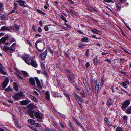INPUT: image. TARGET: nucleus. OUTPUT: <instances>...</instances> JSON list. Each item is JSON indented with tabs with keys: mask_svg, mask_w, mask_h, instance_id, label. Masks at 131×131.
Masks as SVG:
<instances>
[{
	"mask_svg": "<svg viewBox=\"0 0 131 131\" xmlns=\"http://www.w3.org/2000/svg\"><path fill=\"white\" fill-rule=\"evenodd\" d=\"M13 86L15 90L17 91H18L19 90L18 86L16 83L14 82L13 83Z\"/></svg>",
	"mask_w": 131,
	"mask_h": 131,
	"instance_id": "nucleus-20",
	"label": "nucleus"
},
{
	"mask_svg": "<svg viewBox=\"0 0 131 131\" xmlns=\"http://www.w3.org/2000/svg\"><path fill=\"white\" fill-rule=\"evenodd\" d=\"M5 90L6 91L9 92L12 91V89L10 87H8Z\"/></svg>",
	"mask_w": 131,
	"mask_h": 131,
	"instance_id": "nucleus-37",
	"label": "nucleus"
},
{
	"mask_svg": "<svg viewBox=\"0 0 131 131\" xmlns=\"http://www.w3.org/2000/svg\"><path fill=\"white\" fill-rule=\"evenodd\" d=\"M23 59L25 61V62L27 64H30L32 59L30 56L28 54H25L22 57Z\"/></svg>",
	"mask_w": 131,
	"mask_h": 131,
	"instance_id": "nucleus-1",
	"label": "nucleus"
},
{
	"mask_svg": "<svg viewBox=\"0 0 131 131\" xmlns=\"http://www.w3.org/2000/svg\"><path fill=\"white\" fill-rule=\"evenodd\" d=\"M75 122L80 127L82 126V125L78 121L77 119H74Z\"/></svg>",
	"mask_w": 131,
	"mask_h": 131,
	"instance_id": "nucleus-32",
	"label": "nucleus"
},
{
	"mask_svg": "<svg viewBox=\"0 0 131 131\" xmlns=\"http://www.w3.org/2000/svg\"><path fill=\"white\" fill-rule=\"evenodd\" d=\"M44 29L45 31H48L49 30V28L48 27L46 26H45L44 27Z\"/></svg>",
	"mask_w": 131,
	"mask_h": 131,
	"instance_id": "nucleus-48",
	"label": "nucleus"
},
{
	"mask_svg": "<svg viewBox=\"0 0 131 131\" xmlns=\"http://www.w3.org/2000/svg\"><path fill=\"white\" fill-rule=\"evenodd\" d=\"M15 123L16 127L20 128H21V126L18 124V123L16 122H15Z\"/></svg>",
	"mask_w": 131,
	"mask_h": 131,
	"instance_id": "nucleus-44",
	"label": "nucleus"
},
{
	"mask_svg": "<svg viewBox=\"0 0 131 131\" xmlns=\"http://www.w3.org/2000/svg\"><path fill=\"white\" fill-rule=\"evenodd\" d=\"M29 81L30 83L32 85H35V82L34 78H29Z\"/></svg>",
	"mask_w": 131,
	"mask_h": 131,
	"instance_id": "nucleus-17",
	"label": "nucleus"
},
{
	"mask_svg": "<svg viewBox=\"0 0 131 131\" xmlns=\"http://www.w3.org/2000/svg\"><path fill=\"white\" fill-rule=\"evenodd\" d=\"M1 29V30L2 31H9L10 30L9 28L6 26L2 27Z\"/></svg>",
	"mask_w": 131,
	"mask_h": 131,
	"instance_id": "nucleus-21",
	"label": "nucleus"
},
{
	"mask_svg": "<svg viewBox=\"0 0 131 131\" xmlns=\"http://www.w3.org/2000/svg\"><path fill=\"white\" fill-rule=\"evenodd\" d=\"M74 95L75 96V99L77 102L80 101L82 102H84V101L83 99L81 97L78 95L76 93H74Z\"/></svg>",
	"mask_w": 131,
	"mask_h": 131,
	"instance_id": "nucleus-6",
	"label": "nucleus"
},
{
	"mask_svg": "<svg viewBox=\"0 0 131 131\" xmlns=\"http://www.w3.org/2000/svg\"><path fill=\"white\" fill-rule=\"evenodd\" d=\"M130 101L129 100L125 101L122 105V109L124 111L126 110L127 106L130 104Z\"/></svg>",
	"mask_w": 131,
	"mask_h": 131,
	"instance_id": "nucleus-3",
	"label": "nucleus"
},
{
	"mask_svg": "<svg viewBox=\"0 0 131 131\" xmlns=\"http://www.w3.org/2000/svg\"><path fill=\"white\" fill-rule=\"evenodd\" d=\"M95 83V82H92L91 83V85L92 87V88L93 89L94 87V85H93L94 83Z\"/></svg>",
	"mask_w": 131,
	"mask_h": 131,
	"instance_id": "nucleus-60",
	"label": "nucleus"
},
{
	"mask_svg": "<svg viewBox=\"0 0 131 131\" xmlns=\"http://www.w3.org/2000/svg\"><path fill=\"white\" fill-rule=\"evenodd\" d=\"M116 131H123L122 128L120 127H118L116 128Z\"/></svg>",
	"mask_w": 131,
	"mask_h": 131,
	"instance_id": "nucleus-45",
	"label": "nucleus"
},
{
	"mask_svg": "<svg viewBox=\"0 0 131 131\" xmlns=\"http://www.w3.org/2000/svg\"><path fill=\"white\" fill-rule=\"evenodd\" d=\"M67 74H69L71 73L70 71L68 69L65 70Z\"/></svg>",
	"mask_w": 131,
	"mask_h": 131,
	"instance_id": "nucleus-54",
	"label": "nucleus"
},
{
	"mask_svg": "<svg viewBox=\"0 0 131 131\" xmlns=\"http://www.w3.org/2000/svg\"><path fill=\"white\" fill-rule=\"evenodd\" d=\"M104 121L107 124V125H109V122L108 121V119L107 118H104Z\"/></svg>",
	"mask_w": 131,
	"mask_h": 131,
	"instance_id": "nucleus-40",
	"label": "nucleus"
},
{
	"mask_svg": "<svg viewBox=\"0 0 131 131\" xmlns=\"http://www.w3.org/2000/svg\"><path fill=\"white\" fill-rule=\"evenodd\" d=\"M47 53V51L45 50L43 53L40 54V57L42 60H44L45 58Z\"/></svg>",
	"mask_w": 131,
	"mask_h": 131,
	"instance_id": "nucleus-15",
	"label": "nucleus"
},
{
	"mask_svg": "<svg viewBox=\"0 0 131 131\" xmlns=\"http://www.w3.org/2000/svg\"><path fill=\"white\" fill-rule=\"evenodd\" d=\"M34 112L32 111H31L29 112V115L32 118H35L34 117Z\"/></svg>",
	"mask_w": 131,
	"mask_h": 131,
	"instance_id": "nucleus-29",
	"label": "nucleus"
},
{
	"mask_svg": "<svg viewBox=\"0 0 131 131\" xmlns=\"http://www.w3.org/2000/svg\"><path fill=\"white\" fill-rule=\"evenodd\" d=\"M28 126L34 131L36 130V129L35 127L30 125H29Z\"/></svg>",
	"mask_w": 131,
	"mask_h": 131,
	"instance_id": "nucleus-42",
	"label": "nucleus"
},
{
	"mask_svg": "<svg viewBox=\"0 0 131 131\" xmlns=\"http://www.w3.org/2000/svg\"><path fill=\"white\" fill-rule=\"evenodd\" d=\"M41 68L42 70H43V71H45V68L44 65L43 63H42L41 66Z\"/></svg>",
	"mask_w": 131,
	"mask_h": 131,
	"instance_id": "nucleus-46",
	"label": "nucleus"
},
{
	"mask_svg": "<svg viewBox=\"0 0 131 131\" xmlns=\"http://www.w3.org/2000/svg\"><path fill=\"white\" fill-rule=\"evenodd\" d=\"M116 7H117V9L118 10H120L121 8V7L120 6H119L118 5H117Z\"/></svg>",
	"mask_w": 131,
	"mask_h": 131,
	"instance_id": "nucleus-63",
	"label": "nucleus"
},
{
	"mask_svg": "<svg viewBox=\"0 0 131 131\" xmlns=\"http://www.w3.org/2000/svg\"><path fill=\"white\" fill-rule=\"evenodd\" d=\"M70 11L71 12L73 13V14L75 15H77V13L75 11H74L72 9H70Z\"/></svg>",
	"mask_w": 131,
	"mask_h": 131,
	"instance_id": "nucleus-39",
	"label": "nucleus"
},
{
	"mask_svg": "<svg viewBox=\"0 0 131 131\" xmlns=\"http://www.w3.org/2000/svg\"><path fill=\"white\" fill-rule=\"evenodd\" d=\"M9 82V79L8 78L6 79L3 81L2 86L4 88H5L7 85V83Z\"/></svg>",
	"mask_w": 131,
	"mask_h": 131,
	"instance_id": "nucleus-14",
	"label": "nucleus"
},
{
	"mask_svg": "<svg viewBox=\"0 0 131 131\" xmlns=\"http://www.w3.org/2000/svg\"><path fill=\"white\" fill-rule=\"evenodd\" d=\"M29 97L35 102H38V100L35 97L30 95H29Z\"/></svg>",
	"mask_w": 131,
	"mask_h": 131,
	"instance_id": "nucleus-23",
	"label": "nucleus"
},
{
	"mask_svg": "<svg viewBox=\"0 0 131 131\" xmlns=\"http://www.w3.org/2000/svg\"><path fill=\"white\" fill-rule=\"evenodd\" d=\"M17 76L18 77H19L20 79H22V80H23V79H24V78H23V77H21L20 75H19V74H16Z\"/></svg>",
	"mask_w": 131,
	"mask_h": 131,
	"instance_id": "nucleus-64",
	"label": "nucleus"
},
{
	"mask_svg": "<svg viewBox=\"0 0 131 131\" xmlns=\"http://www.w3.org/2000/svg\"><path fill=\"white\" fill-rule=\"evenodd\" d=\"M46 95V98L47 100H48L49 98V95L48 92L47 91L45 93Z\"/></svg>",
	"mask_w": 131,
	"mask_h": 131,
	"instance_id": "nucleus-33",
	"label": "nucleus"
},
{
	"mask_svg": "<svg viewBox=\"0 0 131 131\" xmlns=\"http://www.w3.org/2000/svg\"><path fill=\"white\" fill-rule=\"evenodd\" d=\"M27 42L28 43V44L29 45H30V46H32V45L28 40H27Z\"/></svg>",
	"mask_w": 131,
	"mask_h": 131,
	"instance_id": "nucleus-58",
	"label": "nucleus"
},
{
	"mask_svg": "<svg viewBox=\"0 0 131 131\" xmlns=\"http://www.w3.org/2000/svg\"><path fill=\"white\" fill-rule=\"evenodd\" d=\"M9 37L7 35H6L5 37L1 38L0 39V45L1 43L4 44L6 40L9 38Z\"/></svg>",
	"mask_w": 131,
	"mask_h": 131,
	"instance_id": "nucleus-7",
	"label": "nucleus"
},
{
	"mask_svg": "<svg viewBox=\"0 0 131 131\" xmlns=\"http://www.w3.org/2000/svg\"><path fill=\"white\" fill-rule=\"evenodd\" d=\"M60 17L61 18V19L63 20H64L65 22H67V21L66 19V18L63 16L62 15H61L60 16Z\"/></svg>",
	"mask_w": 131,
	"mask_h": 131,
	"instance_id": "nucleus-41",
	"label": "nucleus"
},
{
	"mask_svg": "<svg viewBox=\"0 0 131 131\" xmlns=\"http://www.w3.org/2000/svg\"><path fill=\"white\" fill-rule=\"evenodd\" d=\"M34 124L35 126L36 127H40L41 126V124L38 123H35Z\"/></svg>",
	"mask_w": 131,
	"mask_h": 131,
	"instance_id": "nucleus-49",
	"label": "nucleus"
},
{
	"mask_svg": "<svg viewBox=\"0 0 131 131\" xmlns=\"http://www.w3.org/2000/svg\"><path fill=\"white\" fill-rule=\"evenodd\" d=\"M45 130L46 131H53V130L49 128H46L45 129Z\"/></svg>",
	"mask_w": 131,
	"mask_h": 131,
	"instance_id": "nucleus-52",
	"label": "nucleus"
},
{
	"mask_svg": "<svg viewBox=\"0 0 131 131\" xmlns=\"http://www.w3.org/2000/svg\"><path fill=\"white\" fill-rule=\"evenodd\" d=\"M9 47L6 46H4L3 48V50L6 52V51L9 50Z\"/></svg>",
	"mask_w": 131,
	"mask_h": 131,
	"instance_id": "nucleus-38",
	"label": "nucleus"
},
{
	"mask_svg": "<svg viewBox=\"0 0 131 131\" xmlns=\"http://www.w3.org/2000/svg\"><path fill=\"white\" fill-rule=\"evenodd\" d=\"M61 126L63 128H64L65 126V125H63L62 123H60V124Z\"/></svg>",
	"mask_w": 131,
	"mask_h": 131,
	"instance_id": "nucleus-53",
	"label": "nucleus"
},
{
	"mask_svg": "<svg viewBox=\"0 0 131 131\" xmlns=\"http://www.w3.org/2000/svg\"><path fill=\"white\" fill-rule=\"evenodd\" d=\"M113 102L112 100L111 99H109L107 101V104L108 105H112Z\"/></svg>",
	"mask_w": 131,
	"mask_h": 131,
	"instance_id": "nucleus-26",
	"label": "nucleus"
},
{
	"mask_svg": "<svg viewBox=\"0 0 131 131\" xmlns=\"http://www.w3.org/2000/svg\"><path fill=\"white\" fill-rule=\"evenodd\" d=\"M14 5H15V6L14 7V9L15 10L16 9V8L17 7V4L16 3H15L14 4Z\"/></svg>",
	"mask_w": 131,
	"mask_h": 131,
	"instance_id": "nucleus-61",
	"label": "nucleus"
},
{
	"mask_svg": "<svg viewBox=\"0 0 131 131\" xmlns=\"http://www.w3.org/2000/svg\"><path fill=\"white\" fill-rule=\"evenodd\" d=\"M14 26L16 30L18 31L19 29V27L16 24H15L14 25Z\"/></svg>",
	"mask_w": 131,
	"mask_h": 131,
	"instance_id": "nucleus-34",
	"label": "nucleus"
},
{
	"mask_svg": "<svg viewBox=\"0 0 131 131\" xmlns=\"http://www.w3.org/2000/svg\"><path fill=\"white\" fill-rule=\"evenodd\" d=\"M91 31L94 34H99L98 33L100 32V31L95 29L91 28Z\"/></svg>",
	"mask_w": 131,
	"mask_h": 131,
	"instance_id": "nucleus-19",
	"label": "nucleus"
},
{
	"mask_svg": "<svg viewBox=\"0 0 131 131\" xmlns=\"http://www.w3.org/2000/svg\"><path fill=\"white\" fill-rule=\"evenodd\" d=\"M15 41L16 40L14 38H12L10 39V43H11L12 42H15Z\"/></svg>",
	"mask_w": 131,
	"mask_h": 131,
	"instance_id": "nucleus-43",
	"label": "nucleus"
},
{
	"mask_svg": "<svg viewBox=\"0 0 131 131\" xmlns=\"http://www.w3.org/2000/svg\"><path fill=\"white\" fill-rule=\"evenodd\" d=\"M129 84L130 83L129 81L128 80L126 79V80L125 82H122L121 83V84L124 88L126 89L127 88L128 86L127 84L129 85Z\"/></svg>",
	"mask_w": 131,
	"mask_h": 131,
	"instance_id": "nucleus-5",
	"label": "nucleus"
},
{
	"mask_svg": "<svg viewBox=\"0 0 131 131\" xmlns=\"http://www.w3.org/2000/svg\"><path fill=\"white\" fill-rule=\"evenodd\" d=\"M48 49L50 52L52 54H53V51L51 50L50 48H48Z\"/></svg>",
	"mask_w": 131,
	"mask_h": 131,
	"instance_id": "nucleus-57",
	"label": "nucleus"
},
{
	"mask_svg": "<svg viewBox=\"0 0 131 131\" xmlns=\"http://www.w3.org/2000/svg\"><path fill=\"white\" fill-rule=\"evenodd\" d=\"M99 80H98V83H99ZM96 84L95 86V91L96 92V91H97L99 89V86L98 85L99 84H97V82H96Z\"/></svg>",
	"mask_w": 131,
	"mask_h": 131,
	"instance_id": "nucleus-30",
	"label": "nucleus"
},
{
	"mask_svg": "<svg viewBox=\"0 0 131 131\" xmlns=\"http://www.w3.org/2000/svg\"><path fill=\"white\" fill-rule=\"evenodd\" d=\"M35 78L36 80L37 85L41 89H42V87L41 85V82L39 79L37 77H35Z\"/></svg>",
	"mask_w": 131,
	"mask_h": 131,
	"instance_id": "nucleus-10",
	"label": "nucleus"
},
{
	"mask_svg": "<svg viewBox=\"0 0 131 131\" xmlns=\"http://www.w3.org/2000/svg\"><path fill=\"white\" fill-rule=\"evenodd\" d=\"M22 72L24 76L26 77L28 76V74L27 72L23 71H22Z\"/></svg>",
	"mask_w": 131,
	"mask_h": 131,
	"instance_id": "nucleus-35",
	"label": "nucleus"
},
{
	"mask_svg": "<svg viewBox=\"0 0 131 131\" xmlns=\"http://www.w3.org/2000/svg\"><path fill=\"white\" fill-rule=\"evenodd\" d=\"M0 72L3 74L6 75L7 73L3 70V67L2 65L0 63Z\"/></svg>",
	"mask_w": 131,
	"mask_h": 131,
	"instance_id": "nucleus-12",
	"label": "nucleus"
},
{
	"mask_svg": "<svg viewBox=\"0 0 131 131\" xmlns=\"http://www.w3.org/2000/svg\"><path fill=\"white\" fill-rule=\"evenodd\" d=\"M80 94L82 95V96L83 97H85V94L84 92H82Z\"/></svg>",
	"mask_w": 131,
	"mask_h": 131,
	"instance_id": "nucleus-50",
	"label": "nucleus"
},
{
	"mask_svg": "<svg viewBox=\"0 0 131 131\" xmlns=\"http://www.w3.org/2000/svg\"><path fill=\"white\" fill-rule=\"evenodd\" d=\"M27 107L29 109H30L32 110L35 108V106L32 103L28 105L27 106Z\"/></svg>",
	"mask_w": 131,
	"mask_h": 131,
	"instance_id": "nucleus-22",
	"label": "nucleus"
},
{
	"mask_svg": "<svg viewBox=\"0 0 131 131\" xmlns=\"http://www.w3.org/2000/svg\"><path fill=\"white\" fill-rule=\"evenodd\" d=\"M38 31L40 32H41L42 31V30L41 29V27H39L38 28Z\"/></svg>",
	"mask_w": 131,
	"mask_h": 131,
	"instance_id": "nucleus-59",
	"label": "nucleus"
},
{
	"mask_svg": "<svg viewBox=\"0 0 131 131\" xmlns=\"http://www.w3.org/2000/svg\"><path fill=\"white\" fill-rule=\"evenodd\" d=\"M92 38H94L96 39H101V38L100 37L97 38L96 37V36L94 35H92L91 36Z\"/></svg>",
	"mask_w": 131,
	"mask_h": 131,
	"instance_id": "nucleus-47",
	"label": "nucleus"
},
{
	"mask_svg": "<svg viewBox=\"0 0 131 131\" xmlns=\"http://www.w3.org/2000/svg\"><path fill=\"white\" fill-rule=\"evenodd\" d=\"M97 57L94 58L93 60V63L95 66H96L97 64Z\"/></svg>",
	"mask_w": 131,
	"mask_h": 131,
	"instance_id": "nucleus-27",
	"label": "nucleus"
},
{
	"mask_svg": "<svg viewBox=\"0 0 131 131\" xmlns=\"http://www.w3.org/2000/svg\"><path fill=\"white\" fill-rule=\"evenodd\" d=\"M16 43H14L10 47H9V50H11L12 51H15V48L16 46Z\"/></svg>",
	"mask_w": 131,
	"mask_h": 131,
	"instance_id": "nucleus-16",
	"label": "nucleus"
},
{
	"mask_svg": "<svg viewBox=\"0 0 131 131\" xmlns=\"http://www.w3.org/2000/svg\"><path fill=\"white\" fill-rule=\"evenodd\" d=\"M68 124L69 125L70 127H71L73 130H74V128L73 127L72 125L71 122L70 121H69L68 122Z\"/></svg>",
	"mask_w": 131,
	"mask_h": 131,
	"instance_id": "nucleus-36",
	"label": "nucleus"
},
{
	"mask_svg": "<svg viewBox=\"0 0 131 131\" xmlns=\"http://www.w3.org/2000/svg\"><path fill=\"white\" fill-rule=\"evenodd\" d=\"M122 49L125 52V53H128V54H130V52H128V51H127L126 49L123 48H122Z\"/></svg>",
	"mask_w": 131,
	"mask_h": 131,
	"instance_id": "nucleus-51",
	"label": "nucleus"
},
{
	"mask_svg": "<svg viewBox=\"0 0 131 131\" xmlns=\"http://www.w3.org/2000/svg\"><path fill=\"white\" fill-rule=\"evenodd\" d=\"M81 41L83 42L87 43L89 41V39L88 37H84L82 38Z\"/></svg>",
	"mask_w": 131,
	"mask_h": 131,
	"instance_id": "nucleus-18",
	"label": "nucleus"
},
{
	"mask_svg": "<svg viewBox=\"0 0 131 131\" xmlns=\"http://www.w3.org/2000/svg\"><path fill=\"white\" fill-rule=\"evenodd\" d=\"M42 41L41 40H37L35 43V47L37 48V50L41 52L43 51V49H41L38 48L37 46V45L39 43H41Z\"/></svg>",
	"mask_w": 131,
	"mask_h": 131,
	"instance_id": "nucleus-9",
	"label": "nucleus"
},
{
	"mask_svg": "<svg viewBox=\"0 0 131 131\" xmlns=\"http://www.w3.org/2000/svg\"><path fill=\"white\" fill-rule=\"evenodd\" d=\"M104 77L103 76L102 77L101 79V82L100 83V85L102 86L103 85L104 82Z\"/></svg>",
	"mask_w": 131,
	"mask_h": 131,
	"instance_id": "nucleus-24",
	"label": "nucleus"
},
{
	"mask_svg": "<svg viewBox=\"0 0 131 131\" xmlns=\"http://www.w3.org/2000/svg\"><path fill=\"white\" fill-rule=\"evenodd\" d=\"M20 102L21 105H27L29 102L28 100H26L20 101Z\"/></svg>",
	"mask_w": 131,
	"mask_h": 131,
	"instance_id": "nucleus-13",
	"label": "nucleus"
},
{
	"mask_svg": "<svg viewBox=\"0 0 131 131\" xmlns=\"http://www.w3.org/2000/svg\"><path fill=\"white\" fill-rule=\"evenodd\" d=\"M85 45H83L81 43H79V47L80 48H82L84 47Z\"/></svg>",
	"mask_w": 131,
	"mask_h": 131,
	"instance_id": "nucleus-31",
	"label": "nucleus"
},
{
	"mask_svg": "<svg viewBox=\"0 0 131 131\" xmlns=\"http://www.w3.org/2000/svg\"><path fill=\"white\" fill-rule=\"evenodd\" d=\"M90 64L88 62H87L85 64V67H89L90 66Z\"/></svg>",
	"mask_w": 131,
	"mask_h": 131,
	"instance_id": "nucleus-56",
	"label": "nucleus"
},
{
	"mask_svg": "<svg viewBox=\"0 0 131 131\" xmlns=\"http://www.w3.org/2000/svg\"><path fill=\"white\" fill-rule=\"evenodd\" d=\"M34 115L36 118L38 119H42L43 118V115L41 113L36 112L34 113Z\"/></svg>",
	"mask_w": 131,
	"mask_h": 131,
	"instance_id": "nucleus-4",
	"label": "nucleus"
},
{
	"mask_svg": "<svg viewBox=\"0 0 131 131\" xmlns=\"http://www.w3.org/2000/svg\"><path fill=\"white\" fill-rule=\"evenodd\" d=\"M23 96V93L21 92L14 94L12 96V97L15 100H18L21 97Z\"/></svg>",
	"mask_w": 131,
	"mask_h": 131,
	"instance_id": "nucleus-2",
	"label": "nucleus"
},
{
	"mask_svg": "<svg viewBox=\"0 0 131 131\" xmlns=\"http://www.w3.org/2000/svg\"><path fill=\"white\" fill-rule=\"evenodd\" d=\"M16 1L19 3V5L20 6L24 7H26V3L25 1L22 0H18Z\"/></svg>",
	"mask_w": 131,
	"mask_h": 131,
	"instance_id": "nucleus-8",
	"label": "nucleus"
},
{
	"mask_svg": "<svg viewBox=\"0 0 131 131\" xmlns=\"http://www.w3.org/2000/svg\"><path fill=\"white\" fill-rule=\"evenodd\" d=\"M67 77H68V79L69 81L72 83H74L75 82L74 80L69 75H67Z\"/></svg>",
	"mask_w": 131,
	"mask_h": 131,
	"instance_id": "nucleus-25",
	"label": "nucleus"
},
{
	"mask_svg": "<svg viewBox=\"0 0 131 131\" xmlns=\"http://www.w3.org/2000/svg\"><path fill=\"white\" fill-rule=\"evenodd\" d=\"M28 122L32 125H34L35 123V121L34 120L31 119H29L28 120Z\"/></svg>",
	"mask_w": 131,
	"mask_h": 131,
	"instance_id": "nucleus-28",
	"label": "nucleus"
},
{
	"mask_svg": "<svg viewBox=\"0 0 131 131\" xmlns=\"http://www.w3.org/2000/svg\"><path fill=\"white\" fill-rule=\"evenodd\" d=\"M37 11H38V12H39V13H42V14H45V13L44 12H42V11L41 10H37Z\"/></svg>",
	"mask_w": 131,
	"mask_h": 131,
	"instance_id": "nucleus-55",
	"label": "nucleus"
},
{
	"mask_svg": "<svg viewBox=\"0 0 131 131\" xmlns=\"http://www.w3.org/2000/svg\"><path fill=\"white\" fill-rule=\"evenodd\" d=\"M69 3L72 4H74V2L72 0H70L69 1Z\"/></svg>",
	"mask_w": 131,
	"mask_h": 131,
	"instance_id": "nucleus-62",
	"label": "nucleus"
},
{
	"mask_svg": "<svg viewBox=\"0 0 131 131\" xmlns=\"http://www.w3.org/2000/svg\"><path fill=\"white\" fill-rule=\"evenodd\" d=\"M28 65H31L32 66L35 68H36L37 67V64L36 61L33 59L31 60L30 64H28Z\"/></svg>",
	"mask_w": 131,
	"mask_h": 131,
	"instance_id": "nucleus-11",
	"label": "nucleus"
}]
</instances>
